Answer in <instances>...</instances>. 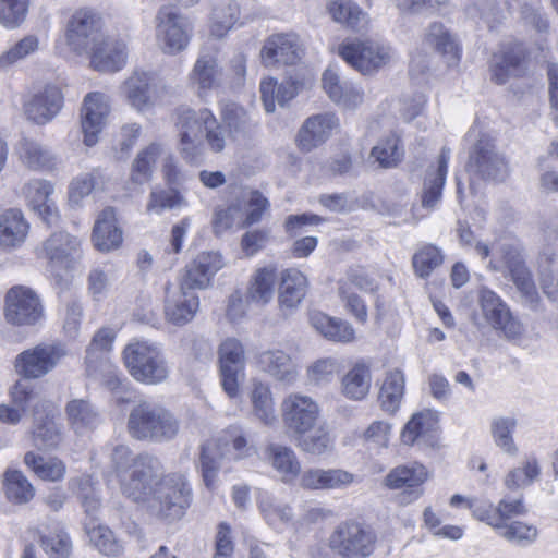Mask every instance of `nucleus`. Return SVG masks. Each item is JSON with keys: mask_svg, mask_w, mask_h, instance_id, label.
Segmentation results:
<instances>
[{"mask_svg": "<svg viewBox=\"0 0 558 558\" xmlns=\"http://www.w3.org/2000/svg\"><path fill=\"white\" fill-rule=\"evenodd\" d=\"M66 415L70 425L76 433L92 429L98 423V413L88 400L73 399L66 404Z\"/></svg>", "mask_w": 558, "mask_h": 558, "instance_id": "e2e57ef3", "label": "nucleus"}, {"mask_svg": "<svg viewBox=\"0 0 558 558\" xmlns=\"http://www.w3.org/2000/svg\"><path fill=\"white\" fill-rule=\"evenodd\" d=\"M257 453V448L250 444L243 433L232 427L217 438L208 441L202 449L201 466L205 485L213 488L217 472L225 462L239 461Z\"/></svg>", "mask_w": 558, "mask_h": 558, "instance_id": "20e7f679", "label": "nucleus"}, {"mask_svg": "<svg viewBox=\"0 0 558 558\" xmlns=\"http://www.w3.org/2000/svg\"><path fill=\"white\" fill-rule=\"evenodd\" d=\"M87 58L94 71L119 72L126 65L128 47L124 40L105 35Z\"/></svg>", "mask_w": 558, "mask_h": 558, "instance_id": "4be33fe9", "label": "nucleus"}, {"mask_svg": "<svg viewBox=\"0 0 558 558\" xmlns=\"http://www.w3.org/2000/svg\"><path fill=\"white\" fill-rule=\"evenodd\" d=\"M292 438L301 451L312 456H323L333 448V438L327 426L320 422L313 429L300 433Z\"/></svg>", "mask_w": 558, "mask_h": 558, "instance_id": "8fccbe9b", "label": "nucleus"}, {"mask_svg": "<svg viewBox=\"0 0 558 558\" xmlns=\"http://www.w3.org/2000/svg\"><path fill=\"white\" fill-rule=\"evenodd\" d=\"M184 207H187V201L178 189L156 185L150 190L145 210L148 215L160 216L166 210Z\"/></svg>", "mask_w": 558, "mask_h": 558, "instance_id": "864d4df0", "label": "nucleus"}, {"mask_svg": "<svg viewBox=\"0 0 558 558\" xmlns=\"http://www.w3.org/2000/svg\"><path fill=\"white\" fill-rule=\"evenodd\" d=\"M128 428L136 439L165 441L178 434L179 423L165 408L143 402L131 411Z\"/></svg>", "mask_w": 558, "mask_h": 558, "instance_id": "423d86ee", "label": "nucleus"}, {"mask_svg": "<svg viewBox=\"0 0 558 558\" xmlns=\"http://www.w3.org/2000/svg\"><path fill=\"white\" fill-rule=\"evenodd\" d=\"M222 255L218 252H202L185 267L182 280L189 289H206L210 286L216 274L223 267Z\"/></svg>", "mask_w": 558, "mask_h": 558, "instance_id": "cd10ccee", "label": "nucleus"}, {"mask_svg": "<svg viewBox=\"0 0 558 558\" xmlns=\"http://www.w3.org/2000/svg\"><path fill=\"white\" fill-rule=\"evenodd\" d=\"M128 104L138 112L155 105L156 77L151 72L134 71L121 86Z\"/></svg>", "mask_w": 558, "mask_h": 558, "instance_id": "393cba45", "label": "nucleus"}, {"mask_svg": "<svg viewBox=\"0 0 558 558\" xmlns=\"http://www.w3.org/2000/svg\"><path fill=\"white\" fill-rule=\"evenodd\" d=\"M283 422L292 437L313 429L320 421L319 404L301 393H291L281 404Z\"/></svg>", "mask_w": 558, "mask_h": 558, "instance_id": "2eb2a0df", "label": "nucleus"}, {"mask_svg": "<svg viewBox=\"0 0 558 558\" xmlns=\"http://www.w3.org/2000/svg\"><path fill=\"white\" fill-rule=\"evenodd\" d=\"M109 112V99L105 94L93 92L85 96L81 110V125L86 146H94L98 142Z\"/></svg>", "mask_w": 558, "mask_h": 558, "instance_id": "aec40b11", "label": "nucleus"}, {"mask_svg": "<svg viewBox=\"0 0 558 558\" xmlns=\"http://www.w3.org/2000/svg\"><path fill=\"white\" fill-rule=\"evenodd\" d=\"M405 393V375L399 367L385 372L379 386L378 401L380 408L390 414L396 413Z\"/></svg>", "mask_w": 558, "mask_h": 558, "instance_id": "e433bc0d", "label": "nucleus"}, {"mask_svg": "<svg viewBox=\"0 0 558 558\" xmlns=\"http://www.w3.org/2000/svg\"><path fill=\"white\" fill-rule=\"evenodd\" d=\"M63 106V95L56 85H46L25 102L26 117L36 124L50 122Z\"/></svg>", "mask_w": 558, "mask_h": 558, "instance_id": "a878e982", "label": "nucleus"}, {"mask_svg": "<svg viewBox=\"0 0 558 558\" xmlns=\"http://www.w3.org/2000/svg\"><path fill=\"white\" fill-rule=\"evenodd\" d=\"M254 415L264 424L272 425L277 421L272 393L267 385L254 383L251 392Z\"/></svg>", "mask_w": 558, "mask_h": 558, "instance_id": "69168bd1", "label": "nucleus"}, {"mask_svg": "<svg viewBox=\"0 0 558 558\" xmlns=\"http://www.w3.org/2000/svg\"><path fill=\"white\" fill-rule=\"evenodd\" d=\"M423 43L440 53L449 66L457 65L461 58V49L454 36L441 23H432L425 34Z\"/></svg>", "mask_w": 558, "mask_h": 558, "instance_id": "4c0bfd02", "label": "nucleus"}, {"mask_svg": "<svg viewBox=\"0 0 558 558\" xmlns=\"http://www.w3.org/2000/svg\"><path fill=\"white\" fill-rule=\"evenodd\" d=\"M430 477V472L421 463L412 462L391 469L384 478V486L399 490V502L409 505L420 499L424 494L423 485Z\"/></svg>", "mask_w": 558, "mask_h": 558, "instance_id": "4468645a", "label": "nucleus"}, {"mask_svg": "<svg viewBox=\"0 0 558 558\" xmlns=\"http://www.w3.org/2000/svg\"><path fill=\"white\" fill-rule=\"evenodd\" d=\"M43 408L45 415L38 410L34 412L32 442L39 450L56 449L62 441L61 428L54 421L52 404H43Z\"/></svg>", "mask_w": 558, "mask_h": 558, "instance_id": "2f4dec72", "label": "nucleus"}, {"mask_svg": "<svg viewBox=\"0 0 558 558\" xmlns=\"http://www.w3.org/2000/svg\"><path fill=\"white\" fill-rule=\"evenodd\" d=\"M123 360L137 381L155 385L168 377V365L158 351H124Z\"/></svg>", "mask_w": 558, "mask_h": 558, "instance_id": "f3484780", "label": "nucleus"}, {"mask_svg": "<svg viewBox=\"0 0 558 558\" xmlns=\"http://www.w3.org/2000/svg\"><path fill=\"white\" fill-rule=\"evenodd\" d=\"M478 304L484 320L507 339L514 340L523 333V325L514 317L508 304L493 290H478Z\"/></svg>", "mask_w": 558, "mask_h": 558, "instance_id": "ddd939ff", "label": "nucleus"}, {"mask_svg": "<svg viewBox=\"0 0 558 558\" xmlns=\"http://www.w3.org/2000/svg\"><path fill=\"white\" fill-rule=\"evenodd\" d=\"M449 160L450 149L442 147L437 165L430 166L427 169L422 194L423 207L434 209L439 203L442 195V189L446 183Z\"/></svg>", "mask_w": 558, "mask_h": 558, "instance_id": "473e14b6", "label": "nucleus"}, {"mask_svg": "<svg viewBox=\"0 0 558 558\" xmlns=\"http://www.w3.org/2000/svg\"><path fill=\"white\" fill-rule=\"evenodd\" d=\"M163 153V145L156 142L141 149L132 162L130 180L140 185L148 183L153 178L156 162Z\"/></svg>", "mask_w": 558, "mask_h": 558, "instance_id": "de8ad7c7", "label": "nucleus"}, {"mask_svg": "<svg viewBox=\"0 0 558 558\" xmlns=\"http://www.w3.org/2000/svg\"><path fill=\"white\" fill-rule=\"evenodd\" d=\"M354 475L342 469L311 468L299 476V484L304 489L329 490L342 489L351 485Z\"/></svg>", "mask_w": 558, "mask_h": 558, "instance_id": "c756f323", "label": "nucleus"}, {"mask_svg": "<svg viewBox=\"0 0 558 558\" xmlns=\"http://www.w3.org/2000/svg\"><path fill=\"white\" fill-rule=\"evenodd\" d=\"M192 28L184 16L169 5L159 9L156 16V38L167 54H177L190 44Z\"/></svg>", "mask_w": 558, "mask_h": 558, "instance_id": "9d476101", "label": "nucleus"}, {"mask_svg": "<svg viewBox=\"0 0 558 558\" xmlns=\"http://www.w3.org/2000/svg\"><path fill=\"white\" fill-rule=\"evenodd\" d=\"M460 243L473 248L475 254L483 259L492 257L488 267L494 271L509 274L517 289L521 292L526 302L534 304L538 301V293L531 272L524 265L523 257L518 246L501 243L492 248L484 242L476 241L469 227H459Z\"/></svg>", "mask_w": 558, "mask_h": 558, "instance_id": "f03ea898", "label": "nucleus"}, {"mask_svg": "<svg viewBox=\"0 0 558 558\" xmlns=\"http://www.w3.org/2000/svg\"><path fill=\"white\" fill-rule=\"evenodd\" d=\"M338 54L356 71L369 75L386 66L395 52L388 44L355 39L339 45Z\"/></svg>", "mask_w": 558, "mask_h": 558, "instance_id": "6e6552de", "label": "nucleus"}, {"mask_svg": "<svg viewBox=\"0 0 558 558\" xmlns=\"http://www.w3.org/2000/svg\"><path fill=\"white\" fill-rule=\"evenodd\" d=\"M438 414L436 411L426 409L414 413L401 430L402 444L412 446L416 441L425 440L436 429Z\"/></svg>", "mask_w": 558, "mask_h": 558, "instance_id": "a18cd8bd", "label": "nucleus"}, {"mask_svg": "<svg viewBox=\"0 0 558 558\" xmlns=\"http://www.w3.org/2000/svg\"><path fill=\"white\" fill-rule=\"evenodd\" d=\"M105 35L100 14L93 9L81 8L69 19L62 40L69 52L88 57Z\"/></svg>", "mask_w": 558, "mask_h": 558, "instance_id": "0eeeda50", "label": "nucleus"}, {"mask_svg": "<svg viewBox=\"0 0 558 558\" xmlns=\"http://www.w3.org/2000/svg\"><path fill=\"white\" fill-rule=\"evenodd\" d=\"M266 461L278 473L280 480L290 484L301 474V462L294 452L288 446L279 444H269L265 449Z\"/></svg>", "mask_w": 558, "mask_h": 558, "instance_id": "f704fd0d", "label": "nucleus"}, {"mask_svg": "<svg viewBox=\"0 0 558 558\" xmlns=\"http://www.w3.org/2000/svg\"><path fill=\"white\" fill-rule=\"evenodd\" d=\"M16 149L20 160L28 169L35 171H53L57 169V156L50 148L36 140L23 137Z\"/></svg>", "mask_w": 558, "mask_h": 558, "instance_id": "c9c22d12", "label": "nucleus"}, {"mask_svg": "<svg viewBox=\"0 0 558 558\" xmlns=\"http://www.w3.org/2000/svg\"><path fill=\"white\" fill-rule=\"evenodd\" d=\"M260 56L267 66L277 63L295 64L303 56V47L294 33L275 34L266 40Z\"/></svg>", "mask_w": 558, "mask_h": 558, "instance_id": "b1692460", "label": "nucleus"}, {"mask_svg": "<svg viewBox=\"0 0 558 558\" xmlns=\"http://www.w3.org/2000/svg\"><path fill=\"white\" fill-rule=\"evenodd\" d=\"M240 8L235 2L222 3L216 7L210 17V34L222 38L236 24Z\"/></svg>", "mask_w": 558, "mask_h": 558, "instance_id": "774afa93", "label": "nucleus"}, {"mask_svg": "<svg viewBox=\"0 0 558 558\" xmlns=\"http://www.w3.org/2000/svg\"><path fill=\"white\" fill-rule=\"evenodd\" d=\"M258 508L267 524L276 530L289 525L294 518L289 504L266 493L259 496Z\"/></svg>", "mask_w": 558, "mask_h": 558, "instance_id": "5fc2aeb1", "label": "nucleus"}, {"mask_svg": "<svg viewBox=\"0 0 558 558\" xmlns=\"http://www.w3.org/2000/svg\"><path fill=\"white\" fill-rule=\"evenodd\" d=\"M5 498L14 505H25L35 497V487L26 475L13 468H8L2 475Z\"/></svg>", "mask_w": 558, "mask_h": 558, "instance_id": "09e8293b", "label": "nucleus"}, {"mask_svg": "<svg viewBox=\"0 0 558 558\" xmlns=\"http://www.w3.org/2000/svg\"><path fill=\"white\" fill-rule=\"evenodd\" d=\"M307 280L296 268H288L281 272L279 287V304L281 307L294 308L305 296Z\"/></svg>", "mask_w": 558, "mask_h": 558, "instance_id": "37998d69", "label": "nucleus"}, {"mask_svg": "<svg viewBox=\"0 0 558 558\" xmlns=\"http://www.w3.org/2000/svg\"><path fill=\"white\" fill-rule=\"evenodd\" d=\"M327 11L336 23L352 31H361L368 23L367 13L353 0H330Z\"/></svg>", "mask_w": 558, "mask_h": 558, "instance_id": "c03bdc74", "label": "nucleus"}, {"mask_svg": "<svg viewBox=\"0 0 558 558\" xmlns=\"http://www.w3.org/2000/svg\"><path fill=\"white\" fill-rule=\"evenodd\" d=\"M92 240L95 247L109 252L120 247L123 241L122 230L118 227L116 211L112 207L105 208L97 217Z\"/></svg>", "mask_w": 558, "mask_h": 558, "instance_id": "72a5a7b5", "label": "nucleus"}, {"mask_svg": "<svg viewBox=\"0 0 558 558\" xmlns=\"http://www.w3.org/2000/svg\"><path fill=\"white\" fill-rule=\"evenodd\" d=\"M24 463L39 478L49 482L61 481L66 471V466L62 460L56 457L44 458L33 451L25 453Z\"/></svg>", "mask_w": 558, "mask_h": 558, "instance_id": "13d9d810", "label": "nucleus"}, {"mask_svg": "<svg viewBox=\"0 0 558 558\" xmlns=\"http://www.w3.org/2000/svg\"><path fill=\"white\" fill-rule=\"evenodd\" d=\"M189 82L197 97L204 101L213 94L226 90L225 71L217 53L202 50L189 73Z\"/></svg>", "mask_w": 558, "mask_h": 558, "instance_id": "f8f14e48", "label": "nucleus"}, {"mask_svg": "<svg viewBox=\"0 0 558 558\" xmlns=\"http://www.w3.org/2000/svg\"><path fill=\"white\" fill-rule=\"evenodd\" d=\"M3 314L10 325L35 326L45 318V307L36 291L14 286L5 293Z\"/></svg>", "mask_w": 558, "mask_h": 558, "instance_id": "1a4fd4ad", "label": "nucleus"}, {"mask_svg": "<svg viewBox=\"0 0 558 558\" xmlns=\"http://www.w3.org/2000/svg\"><path fill=\"white\" fill-rule=\"evenodd\" d=\"M244 365L243 351H221L219 357L221 384L230 398L238 396L240 383L244 378Z\"/></svg>", "mask_w": 558, "mask_h": 558, "instance_id": "58836bf2", "label": "nucleus"}, {"mask_svg": "<svg viewBox=\"0 0 558 558\" xmlns=\"http://www.w3.org/2000/svg\"><path fill=\"white\" fill-rule=\"evenodd\" d=\"M310 322L323 337L330 341L350 343L355 338V330L352 325L341 318L315 311L310 314Z\"/></svg>", "mask_w": 558, "mask_h": 558, "instance_id": "a19ab883", "label": "nucleus"}, {"mask_svg": "<svg viewBox=\"0 0 558 558\" xmlns=\"http://www.w3.org/2000/svg\"><path fill=\"white\" fill-rule=\"evenodd\" d=\"M40 546L49 558H70L73 550L69 534L59 525L40 536Z\"/></svg>", "mask_w": 558, "mask_h": 558, "instance_id": "338daca9", "label": "nucleus"}, {"mask_svg": "<svg viewBox=\"0 0 558 558\" xmlns=\"http://www.w3.org/2000/svg\"><path fill=\"white\" fill-rule=\"evenodd\" d=\"M275 281L274 266L257 269L248 288V300L262 306L269 303L275 293Z\"/></svg>", "mask_w": 558, "mask_h": 558, "instance_id": "bf43d9fd", "label": "nucleus"}, {"mask_svg": "<svg viewBox=\"0 0 558 558\" xmlns=\"http://www.w3.org/2000/svg\"><path fill=\"white\" fill-rule=\"evenodd\" d=\"M525 49L521 43H505L490 59L492 78L505 84L511 76L520 75L524 70Z\"/></svg>", "mask_w": 558, "mask_h": 558, "instance_id": "bb28decb", "label": "nucleus"}, {"mask_svg": "<svg viewBox=\"0 0 558 558\" xmlns=\"http://www.w3.org/2000/svg\"><path fill=\"white\" fill-rule=\"evenodd\" d=\"M199 308V298L194 290L183 287L173 292L167 291L165 300L166 318L178 326L191 322Z\"/></svg>", "mask_w": 558, "mask_h": 558, "instance_id": "c85d7f7f", "label": "nucleus"}, {"mask_svg": "<svg viewBox=\"0 0 558 558\" xmlns=\"http://www.w3.org/2000/svg\"><path fill=\"white\" fill-rule=\"evenodd\" d=\"M468 171L484 180L502 181L508 174L504 157L495 151L493 140L482 134L470 154Z\"/></svg>", "mask_w": 558, "mask_h": 558, "instance_id": "dca6fc26", "label": "nucleus"}, {"mask_svg": "<svg viewBox=\"0 0 558 558\" xmlns=\"http://www.w3.org/2000/svg\"><path fill=\"white\" fill-rule=\"evenodd\" d=\"M108 452L111 470L106 473L105 478L109 488L116 487V481L121 478V474H128L135 469L138 460L144 454H134L132 450L123 444H111L106 447Z\"/></svg>", "mask_w": 558, "mask_h": 558, "instance_id": "49530a36", "label": "nucleus"}, {"mask_svg": "<svg viewBox=\"0 0 558 558\" xmlns=\"http://www.w3.org/2000/svg\"><path fill=\"white\" fill-rule=\"evenodd\" d=\"M258 361L262 368L277 379L287 383L295 379V366L286 351H260Z\"/></svg>", "mask_w": 558, "mask_h": 558, "instance_id": "4d7b16f0", "label": "nucleus"}, {"mask_svg": "<svg viewBox=\"0 0 558 558\" xmlns=\"http://www.w3.org/2000/svg\"><path fill=\"white\" fill-rule=\"evenodd\" d=\"M400 137L391 133L381 138L371 150L369 158L383 169L397 167L404 155Z\"/></svg>", "mask_w": 558, "mask_h": 558, "instance_id": "6e6d98bb", "label": "nucleus"}, {"mask_svg": "<svg viewBox=\"0 0 558 558\" xmlns=\"http://www.w3.org/2000/svg\"><path fill=\"white\" fill-rule=\"evenodd\" d=\"M29 223L20 209L10 208L0 214V250L20 248L29 233Z\"/></svg>", "mask_w": 558, "mask_h": 558, "instance_id": "7c9ffc66", "label": "nucleus"}, {"mask_svg": "<svg viewBox=\"0 0 558 558\" xmlns=\"http://www.w3.org/2000/svg\"><path fill=\"white\" fill-rule=\"evenodd\" d=\"M543 248L541 253V287L543 292L554 302H558V274L549 269L558 254V215L543 222Z\"/></svg>", "mask_w": 558, "mask_h": 558, "instance_id": "6ab92c4d", "label": "nucleus"}, {"mask_svg": "<svg viewBox=\"0 0 558 558\" xmlns=\"http://www.w3.org/2000/svg\"><path fill=\"white\" fill-rule=\"evenodd\" d=\"M340 129V120L335 112H322L308 117L296 135L301 151L310 153L325 144Z\"/></svg>", "mask_w": 558, "mask_h": 558, "instance_id": "a211bd4d", "label": "nucleus"}, {"mask_svg": "<svg viewBox=\"0 0 558 558\" xmlns=\"http://www.w3.org/2000/svg\"><path fill=\"white\" fill-rule=\"evenodd\" d=\"M518 426V420L510 415H495L489 423L492 439L496 447L511 457L517 456L519 449L513 434Z\"/></svg>", "mask_w": 558, "mask_h": 558, "instance_id": "3c124183", "label": "nucleus"}, {"mask_svg": "<svg viewBox=\"0 0 558 558\" xmlns=\"http://www.w3.org/2000/svg\"><path fill=\"white\" fill-rule=\"evenodd\" d=\"M177 126L180 136V151L187 162L194 163L199 160L203 137L215 153H220L226 147L225 129L211 110L207 108L194 110L189 107H180L177 110Z\"/></svg>", "mask_w": 558, "mask_h": 558, "instance_id": "7ed1b4c3", "label": "nucleus"}, {"mask_svg": "<svg viewBox=\"0 0 558 558\" xmlns=\"http://www.w3.org/2000/svg\"><path fill=\"white\" fill-rule=\"evenodd\" d=\"M37 255L47 260L48 270L59 278L58 270L71 269L81 257V241L66 231L53 232L41 243Z\"/></svg>", "mask_w": 558, "mask_h": 558, "instance_id": "9b49d317", "label": "nucleus"}, {"mask_svg": "<svg viewBox=\"0 0 558 558\" xmlns=\"http://www.w3.org/2000/svg\"><path fill=\"white\" fill-rule=\"evenodd\" d=\"M84 530L93 546L106 556H118L123 551V546L106 525L96 522H84Z\"/></svg>", "mask_w": 558, "mask_h": 558, "instance_id": "052dcab7", "label": "nucleus"}, {"mask_svg": "<svg viewBox=\"0 0 558 558\" xmlns=\"http://www.w3.org/2000/svg\"><path fill=\"white\" fill-rule=\"evenodd\" d=\"M322 87L328 98L342 109L355 110L364 101L363 88L354 82L343 78L332 66L324 71Z\"/></svg>", "mask_w": 558, "mask_h": 558, "instance_id": "412c9836", "label": "nucleus"}, {"mask_svg": "<svg viewBox=\"0 0 558 558\" xmlns=\"http://www.w3.org/2000/svg\"><path fill=\"white\" fill-rule=\"evenodd\" d=\"M98 351H92L87 357V373L89 376H101V380L108 389L116 392L123 390L125 385L122 381L117 368L105 357L96 356L95 353Z\"/></svg>", "mask_w": 558, "mask_h": 558, "instance_id": "0e129e2a", "label": "nucleus"}, {"mask_svg": "<svg viewBox=\"0 0 558 558\" xmlns=\"http://www.w3.org/2000/svg\"><path fill=\"white\" fill-rule=\"evenodd\" d=\"M160 471L156 458L143 456L135 469L121 474L116 486L124 497L146 504L153 512L166 518H179L190 505L191 489L182 475L161 477Z\"/></svg>", "mask_w": 558, "mask_h": 558, "instance_id": "f257e3e1", "label": "nucleus"}, {"mask_svg": "<svg viewBox=\"0 0 558 558\" xmlns=\"http://www.w3.org/2000/svg\"><path fill=\"white\" fill-rule=\"evenodd\" d=\"M541 465L534 456L525 457L519 466L509 471L505 476L504 484L510 490H518L530 486L538 480Z\"/></svg>", "mask_w": 558, "mask_h": 558, "instance_id": "680f3d73", "label": "nucleus"}, {"mask_svg": "<svg viewBox=\"0 0 558 558\" xmlns=\"http://www.w3.org/2000/svg\"><path fill=\"white\" fill-rule=\"evenodd\" d=\"M61 356V351H22L15 367L25 377L37 378L51 371Z\"/></svg>", "mask_w": 558, "mask_h": 558, "instance_id": "ea45409f", "label": "nucleus"}, {"mask_svg": "<svg viewBox=\"0 0 558 558\" xmlns=\"http://www.w3.org/2000/svg\"><path fill=\"white\" fill-rule=\"evenodd\" d=\"M53 192L54 185L50 181L38 178L27 181L22 189L27 205L48 226L57 225L60 219L58 207L50 198Z\"/></svg>", "mask_w": 558, "mask_h": 558, "instance_id": "5701e85b", "label": "nucleus"}, {"mask_svg": "<svg viewBox=\"0 0 558 558\" xmlns=\"http://www.w3.org/2000/svg\"><path fill=\"white\" fill-rule=\"evenodd\" d=\"M371 366L364 362L355 363L341 379L342 395L354 401L364 400L372 387Z\"/></svg>", "mask_w": 558, "mask_h": 558, "instance_id": "79ce46f5", "label": "nucleus"}, {"mask_svg": "<svg viewBox=\"0 0 558 558\" xmlns=\"http://www.w3.org/2000/svg\"><path fill=\"white\" fill-rule=\"evenodd\" d=\"M329 549L339 558H371L378 547V535L367 523L340 522L328 537Z\"/></svg>", "mask_w": 558, "mask_h": 558, "instance_id": "39448f33", "label": "nucleus"}, {"mask_svg": "<svg viewBox=\"0 0 558 558\" xmlns=\"http://www.w3.org/2000/svg\"><path fill=\"white\" fill-rule=\"evenodd\" d=\"M259 89L265 110L268 113L276 110V104L283 107L298 94V88L294 82L284 81L278 84L272 77L263 80L260 82Z\"/></svg>", "mask_w": 558, "mask_h": 558, "instance_id": "603ef678", "label": "nucleus"}]
</instances>
